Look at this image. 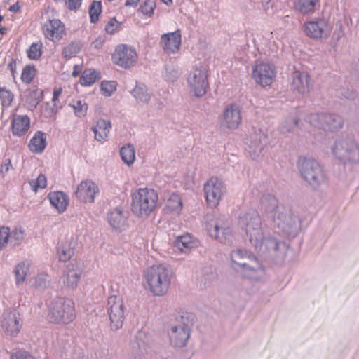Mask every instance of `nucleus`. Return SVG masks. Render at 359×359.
Returning <instances> with one entry per match:
<instances>
[{
    "mask_svg": "<svg viewBox=\"0 0 359 359\" xmlns=\"http://www.w3.org/2000/svg\"><path fill=\"white\" fill-rule=\"evenodd\" d=\"M174 246L182 253H187L194 247V237L190 233H184L176 237Z\"/></svg>",
    "mask_w": 359,
    "mask_h": 359,
    "instance_id": "nucleus-31",
    "label": "nucleus"
},
{
    "mask_svg": "<svg viewBox=\"0 0 359 359\" xmlns=\"http://www.w3.org/2000/svg\"><path fill=\"white\" fill-rule=\"evenodd\" d=\"M20 314L15 311H12L4 314L1 323V327L4 332L10 336H16L21 328Z\"/></svg>",
    "mask_w": 359,
    "mask_h": 359,
    "instance_id": "nucleus-24",
    "label": "nucleus"
},
{
    "mask_svg": "<svg viewBox=\"0 0 359 359\" xmlns=\"http://www.w3.org/2000/svg\"><path fill=\"white\" fill-rule=\"evenodd\" d=\"M241 109L237 104L227 105L221 117V126L224 128L235 130L241 123Z\"/></svg>",
    "mask_w": 359,
    "mask_h": 359,
    "instance_id": "nucleus-19",
    "label": "nucleus"
},
{
    "mask_svg": "<svg viewBox=\"0 0 359 359\" xmlns=\"http://www.w3.org/2000/svg\"><path fill=\"white\" fill-rule=\"evenodd\" d=\"M66 4L69 10H76L81 5V0H66Z\"/></svg>",
    "mask_w": 359,
    "mask_h": 359,
    "instance_id": "nucleus-57",
    "label": "nucleus"
},
{
    "mask_svg": "<svg viewBox=\"0 0 359 359\" xmlns=\"http://www.w3.org/2000/svg\"><path fill=\"white\" fill-rule=\"evenodd\" d=\"M130 93L139 104H148L151 100V93L148 92L147 86L143 83L136 81L135 86Z\"/></svg>",
    "mask_w": 359,
    "mask_h": 359,
    "instance_id": "nucleus-30",
    "label": "nucleus"
},
{
    "mask_svg": "<svg viewBox=\"0 0 359 359\" xmlns=\"http://www.w3.org/2000/svg\"><path fill=\"white\" fill-rule=\"evenodd\" d=\"M261 209L273 222L278 233L295 237L301 230L300 219L290 210L280 206L277 198L271 194L265 193L261 198Z\"/></svg>",
    "mask_w": 359,
    "mask_h": 359,
    "instance_id": "nucleus-2",
    "label": "nucleus"
},
{
    "mask_svg": "<svg viewBox=\"0 0 359 359\" xmlns=\"http://www.w3.org/2000/svg\"><path fill=\"white\" fill-rule=\"evenodd\" d=\"M100 90L103 95L109 97L116 90V83L113 81H102L100 84Z\"/></svg>",
    "mask_w": 359,
    "mask_h": 359,
    "instance_id": "nucleus-44",
    "label": "nucleus"
},
{
    "mask_svg": "<svg viewBox=\"0 0 359 359\" xmlns=\"http://www.w3.org/2000/svg\"><path fill=\"white\" fill-rule=\"evenodd\" d=\"M102 12V4L100 1H93L90 6L89 15L91 23H95L98 20L99 15Z\"/></svg>",
    "mask_w": 359,
    "mask_h": 359,
    "instance_id": "nucleus-41",
    "label": "nucleus"
},
{
    "mask_svg": "<svg viewBox=\"0 0 359 359\" xmlns=\"http://www.w3.org/2000/svg\"><path fill=\"white\" fill-rule=\"evenodd\" d=\"M299 120L295 116H288L280 123L279 129L282 133L291 132L298 125Z\"/></svg>",
    "mask_w": 359,
    "mask_h": 359,
    "instance_id": "nucleus-40",
    "label": "nucleus"
},
{
    "mask_svg": "<svg viewBox=\"0 0 359 359\" xmlns=\"http://www.w3.org/2000/svg\"><path fill=\"white\" fill-rule=\"evenodd\" d=\"M27 101L30 105V107L35 109L40 102L41 100L27 97Z\"/></svg>",
    "mask_w": 359,
    "mask_h": 359,
    "instance_id": "nucleus-61",
    "label": "nucleus"
},
{
    "mask_svg": "<svg viewBox=\"0 0 359 359\" xmlns=\"http://www.w3.org/2000/svg\"><path fill=\"white\" fill-rule=\"evenodd\" d=\"M62 93V89L61 88H55L53 93L52 101L57 100L59 97L61 95Z\"/></svg>",
    "mask_w": 359,
    "mask_h": 359,
    "instance_id": "nucleus-60",
    "label": "nucleus"
},
{
    "mask_svg": "<svg viewBox=\"0 0 359 359\" xmlns=\"http://www.w3.org/2000/svg\"><path fill=\"white\" fill-rule=\"evenodd\" d=\"M48 198L51 205L57 209L59 213L65 211L69 203V197L65 192L61 191L50 192Z\"/></svg>",
    "mask_w": 359,
    "mask_h": 359,
    "instance_id": "nucleus-29",
    "label": "nucleus"
},
{
    "mask_svg": "<svg viewBox=\"0 0 359 359\" xmlns=\"http://www.w3.org/2000/svg\"><path fill=\"white\" fill-rule=\"evenodd\" d=\"M30 127V118L27 115L15 114L12 118L11 128L14 136L22 137Z\"/></svg>",
    "mask_w": 359,
    "mask_h": 359,
    "instance_id": "nucleus-27",
    "label": "nucleus"
},
{
    "mask_svg": "<svg viewBox=\"0 0 359 359\" xmlns=\"http://www.w3.org/2000/svg\"><path fill=\"white\" fill-rule=\"evenodd\" d=\"M205 228L210 236L219 243L227 245L233 243L234 236L225 215H207Z\"/></svg>",
    "mask_w": 359,
    "mask_h": 359,
    "instance_id": "nucleus-8",
    "label": "nucleus"
},
{
    "mask_svg": "<svg viewBox=\"0 0 359 359\" xmlns=\"http://www.w3.org/2000/svg\"><path fill=\"white\" fill-rule=\"evenodd\" d=\"M0 99L3 107H9L13 99V93L4 88H0Z\"/></svg>",
    "mask_w": 359,
    "mask_h": 359,
    "instance_id": "nucleus-47",
    "label": "nucleus"
},
{
    "mask_svg": "<svg viewBox=\"0 0 359 359\" xmlns=\"http://www.w3.org/2000/svg\"><path fill=\"white\" fill-rule=\"evenodd\" d=\"M231 257L233 268L240 271L248 279L263 280L266 276L265 269L258 259L251 252L242 249L233 250Z\"/></svg>",
    "mask_w": 359,
    "mask_h": 359,
    "instance_id": "nucleus-3",
    "label": "nucleus"
},
{
    "mask_svg": "<svg viewBox=\"0 0 359 359\" xmlns=\"http://www.w3.org/2000/svg\"><path fill=\"white\" fill-rule=\"evenodd\" d=\"M11 238H15L18 242L23 239V232L22 231H15L11 234Z\"/></svg>",
    "mask_w": 359,
    "mask_h": 359,
    "instance_id": "nucleus-59",
    "label": "nucleus"
},
{
    "mask_svg": "<svg viewBox=\"0 0 359 359\" xmlns=\"http://www.w3.org/2000/svg\"><path fill=\"white\" fill-rule=\"evenodd\" d=\"M165 208L170 212L179 213L182 208V201L180 195L172 194L166 201Z\"/></svg>",
    "mask_w": 359,
    "mask_h": 359,
    "instance_id": "nucleus-37",
    "label": "nucleus"
},
{
    "mask_svg": "<svg viewBox=\"0 0 359 359\" xmlns=\"http://www.w3.org/2000/svg\"><path fill=\"white\" fill-rule=\"evenodd\" d=\"M52 102L53 106L50 109H45V112L46 113L47 116H52L53 115L55 114L57 111L62 107L59 100V98L55 101H52Z\"/></svg>",
    "mask_w": 359,
    "mask_h": 359,
    "instance_id": "nucleus-50",
    "label": "nucleus"
},
{
    "mask_svg": "<svg viewBox=\"0 0 359 359\" xmlns=\"http://www.w3.org/2000/svg\"><path fill=\"white\" fill-rule=\"evenodd\" d=\"M45 36L50 41L60 40L65 31L64 24L59 19H51L47 21L43 27Z\"/></svg>",
    "mask_w": 359,
    "mask_h": 359,
    "instance_id": "nucleus-22",
    "label": "nucleus"
},
{
    "mask_svg": "<svg viewBox=\"0 0 359 359\" xmlns=\"http://www.w3.org/2000/svg\"><path fill=\"white\" fill-rule=\"evenodd\" d=\"M140 0H126L125 2V6L127 7H135L137 6Z\"/></svg>",
    "mask_w": 359,
    "mask_h": 359,
    "instance_id": "nucleus-62",
    "label": "nucleus"
},
{
    "mask_svg": "<svg viewBox=\"0 0 359 359\" xmlns=\"http://www.w3.org/2000/svg\"><path fill=\"white\" fill-rule=\"evenodd\" d=\"M276 76L274 67L269 63L261 62L253 67L252 77L263 87L270 86Z\"/></svg>",
    "mask_w": 359,
    "mask_h": 359,
    "instance_id": "nucleus-18",
    "label": "nucleus"
},
{
    "mask_svg": "<svg viewBox=\"0 0 359 359\" xmlns=\"http://www.w3.org/2000/svg\"><path fill=\"white\" fill-rule=\"evenodd\" d=\"M182 42L180 30L163 34L161 36V43L163 49L167 53H175L180 49Z\"/></svg>",
    "mask_w": 359,
    "mask_h": 359,
    "instance_id": "nucleus-23",
    "label": "nucleus"
},
{
    "mask_svg": "<svg viewBox=\"0 0 359 359\" xmlns=\"http://www.w3.org/2000/svg\"><path fill=\"white\" fill-rule=\"evenodd\" d=\"M47 274L41 273L35 278V287L39 290H44L49 284V281L47 278Z\"/></svg>",
    "mask_w": 359,
    "mask_h": 359,
    "instance_id": "nucleus-48",
    "label": "nucleus"
},
{
    "mask_svg": "<svg viewBox=\"0 0 359 359\" xmlns=\"http://www.w3.org/2000/svg\"><path fill=\"white\" fill-rule=\"evenodd\" d=\"M331 30L328 20L324 18L307 21L304 25V33L311 39H325L329 36Z\"/></svg>",
    "mask_w": 359,
    "mask_h": 359,
    "instance_id": "nucleus-17",
    "label": "nucleus"
},
{
    "mask_svg": "<svg viewBox=\"0 0 359 359\" xmlns=\"http://www.w3.org/2000/svg\"><path fill=\"white\" fill-rule=\"evenodd\" d=\"M155 8V0H144V2L140 5L138 11L143 15L151 17L154 14Z\"/></svg>",
    "mask_w": 359,
    "mask_h": 359,
    "instance_id": "nucleus-42",
    "label": "nucleus"
},
{
    "mask_svg": "<svg viewBox=\"0 0 359 359\" xmlns=\"http://www.w3.org/2000/svg\"><path fill=\"white\" fill-rule=\"evenodd\" d=\"M311 78L307 72L294 71L292 74L291 89L298 94H305L309 91Z\"/></svg>",
    "mask_w": 359,
    "mask_h": 359,
    "instance_id": "nucleus-21",
    "label": "nucleus"
},
{
    "mask_svg": "<svg viewBox=\"0 0 359 359\" xmlns=\"http://www.w3.org/2000/svg\"><path fill=\"white\" fill-rule=\"evenodd\" d=\"M47 185L46 177L44 175H39L33 185L34 189L37 190L38 188L43 189Z\"/></svg>",
    "mask_w": 359,
    "mask_h": 359,
    "instance_id": "nucleus-53",
    "label": "nucleus"
},
{
    "mask_svg": "<svg viewBox=\"0 0 359 359\" xmlns=\"http://www.w3.org/2000/svg\"><path fill=\"white\" fill-rule=\"evenodd\" d=\"M47 145L46 134L42 131H37L31 139L29 147L34 153H41Z\"/></svg>",
    "mask_w": 359,
    "mask_h": 359,
    "instance_id": "nucleus-32",
    "label": "nucleus"
},
{
    "mask_svg": "<svg viewBox=\"0 0 359 359\" xmlns=\"http://www.w3.org/2000/svg\"><path fill=\"white\" fill-rule=\"evenodd\" d=\"M11 236L10 229L6 226H0V250H2L8 241Z\"/></svg>",
    "mask_w": 359,
    "mask_h": 359,
    "instance_id": "nucleus-49",
    "label": "nucleus"
},
{
    "mask_svg": "<svg viewBox=\"0 0 359 359\" xmlns=\"http://www.w3.org/2000/svg\"><path fill=\"white\" fill-rule=\"evenodd\" d=\"M191 313H178L175 316L174 322L170 324L168 332L170 343L176 347L186 345L190 336V325L194 320Z\"/></svg>",
    "mask_w": 359,
    "mask_h": 359,
    "instance_id": "nucleus-7",
    "label": "nucleus"
},
{
    "mask_svg": "<svg viewBox=\"0 0 359 359\" xmlns=\"http://www.w3.org/2000/svg\"><path fill=\"white\" fill-rule=\"evenodd\" d=\"M10 359H35L29 353L25 351H18L11 355Z\"/></svg>",
    "mask_w": 359,
    "mask_h": 359,
    "instance_id": "nucleus-52",
    "label": "nucleus"
},
{
    "mask_svg": "<svg viewBox=\"0 0 359 359\" xmlns=\"http://www.w3.org/2000/svg\"><path fill=\"white\" fill-rule=\"evenodd\" d=\"M297 167L301 177L313 190H318L327 184V175L316 160L311 158H300Z\"/></svg>",
    "mask_w": 359,
    "mask_h": 359,
    "instance_id": "nucleus-4",
    "label": "nucleus"
},
{
    "mask_svg": "<svg viewBox=\"0 0 359 359\" xmlns=\"http://www.w3.org/2000/svg\"><path fill=\"white\" fill-rule=\"evenodd\" d=\"M74 254L73 250L68 245H62L58 247L57 255L60 262H65L69 260Z\"/></svg>",
    "mask_w": 359,
    "mask_h": 359,
    "instance_id": "nucleus-45",
    "label": "nucleus"
},
{
    "mask_svg": "<svg viewBox=\"0 0 359 359\" xmlns=\"http://www.w3.org/2000/svg\"><path fill=\"white\" fill-rule=\"evenodd\" d=\"M27 57L31 60H38L41 55V44L37 43H33L27 51Z\"/></svg>",
    "mask_w": 359,
    "mask_h": 359,
    "instance_id": "nucleus-46",
    "label": "nucleus"
},
{
    "mask_svg": "<svg viewBox=\"0 0 359 359\" xmlns=\"http://www.w3.org/2000/svg\"><path fill=\"white\" fill-rule=\"evenodd\" d=\"M35 72L36 69L34 65H26L22 69L21 80L25 83H30L34 78Z\"/></svg>",
    "mask_w": 359,
    "mask_h": 359,
    "instance_id": "nucleus-43",
    "label": "nucleus"
},
{
    "mask_svg": "<svg viewBox=\"0 0 359 359\" xmlns=\"http://www.w3.org/2000/svg\"><path fill=\"white\" fill-rule=\"evenodd\" d=\"M158 200L153 189L140 188L132 195V211L137 215L148 216L156 207Z\"/></svg>",
    "mask_w": 359,
    "mask_h": 359,
    "instance_id": "nucleus-9",
    "label": "nucleus"
},
{
    "mask_svg": "<svg viewBox=\"0 0 359 359\" xmlns=\"http://www.w3.org/2000/svg\"><path fill=\"white\" fill-rule=\"evenodd\" d=\"M238 226L259 253L277 257H283L285 255L288 245L265 233L261 217L255 210L250 209L241 213Z\"/></svg>",
    "mask_w": 359,
    "mask_h": 359,
    "instance_id": "nucleus-1",
    "label": "nucleus"
},
{
    "mask_svg": "<svg viewBox=\"0 0 359 359\" xmlns=\"http://www.w3.org/2000/svg\"><path fill=\"white\" fill-rule=\"evenodd\" d=\"M76 317L74 303L69 298L57 297L48 306L47 320L50 323L67 325Z\"/></svg>",
    "mask_w": 359,
    "mask_h": 359,
    "instance_id": "nucleus-5",
    "label": "nucleus"
},
{
    "mask_svg": "<svg viewBox=\"0 0 359 359\" xmlns=\"http://www.w3.org/2000/svg\"><path fill=\"white\" fill-rule=\"evenodd\" d=\"M69 106L74 109L76 117L82 118L86 116L88 106L84 100H73L69 104Z\"/></svg>",
    "mask_w": 359,
    "mask_h": 359,
    "instance_id": "nucleus-39",
    "label": "nucleus"
},
{
    "mask_svg": "<svg viewBox=\"0 0 359 359\" xmlns=\"http://www.w3.org/2000/svg\"><path fill=\"white\" fill-rule=\"evenodd\" d=\"M171 278V271L161 264L149 268L145 273L149 290L155 296H163L167 293Z\"/></svg>",
    "mask_w": 359,
    "mask_h": 359,
    "instance_id": "nucleus-6",
    "label": "nucleus"
},
{
    "mask_svg": "<svg viewBox=\"0 0 359 359\" xmlns=\"http://www.w3.org/2000/svg\"><path fill=\"white\" fill-rule=\"evenodd\" d=\"M267 142V135L262 129L255 130L247 138L245 150L251 158L258 160Z\"/></svg>",
    "mask_w": 359,
    "mask_h": 359,
    "instance_id": "nucleus-15",
    "label": "nucleus"
},
{
    "mask_svg": "<svg viewBox=\"0 0 359 359\" xmlns=\"http://www.w3.org/2000/svg\"><path fill=\"white\" fill-rule=\"evenodd\" d=\"M111 57L115 65L124 69H129L135 64L137 54L131 46L121 44L116 46Z\"/></svg>",
    "mask_w": 359,
    "mask_h": 359,
    "instance_id": "nucleus-16",
    "label": "nucleus"
},
{
    "mask_svg": "<svg viewBox=\"0 0 359 359\" xmlns=\"http://www.w3.org/2000/svg\"><path fill=\"white\" fill-rule=\"evenodd\" d=\"M187 82L191 93L198 97L203 96L209 86L206 69L203 66L195 68L190 73Z\"/></svg>",
    "mask_w": 359,
    "mask_h": 359,
    "instance_id": "nucleus-13",
    "label": "nucleus"
},
{
    "mask_svg": "<svg viewBox=\"0 0 359 359\" xmlns=\"http://www.w3.org/2000/svg\"><path fill=\"white\" fill-rule=\"evenodd\" d=\"M305 121L315 128L331 132L340 130L344 125L342 117L332 113H312L305 118Z\"/></svg>",
    "mask_w": 359,
    "mask_h": 359,
    "instance_id": "nucleus-11",
    "label": "nucleus"
},
{
    "mask_svg": "<svg viewBox=\"0 0 359 359\" xmlns=\"http://www.w3.org/2000/svg\"><path fill=\"white\" fill-rule=\"evenodd\" d=\"M332 153L336 158L344 163L359 162V144L351 137L336 140Z\"/></svg>",
    "mask_w": 359,
    "mask_h": 359,
    "instance_id": "nucleus-10",
    "label": "nucleus"
},
{
    "mask_svg": "<svg viewBox=\"0 0 359 359\" xmlns=\"http://www.w3.org/2000/svg\"><path fill=\"white\" fill-rule=\"evenodd\" d=\"M107 309L111 330L121 329L125 320V307L122 299L115 294L111 295L108 299Z\"/></svg>",
    "mask_w": 359,
    "mask_h": 359,
    "instance_id": "nucleus-12",
    "label": "nucleus"
},
{
    "mask_svg": "<svg viewBox=\"0 0 359 359\" xmlns=\"http://www.w3.org/2000/svg\"><path fill=\"white\" fill-rule=\"evenodd\" d=\"M128 218V212L119 208H114L107 213V221L109 225L116 230L125 229Z\"/></svg>",
    "mask_w": 359,
    "mask_h": 359,
    "instance_id": "nucleus-25",
    "label": "nucleus"
},
{
    "mask_svg": "<svg viewBox=\"0 0 359 359\" xmlns=\"http://www.w3.org/2000/svg\"><path fill=\"white\" fill-rule=\"evenodd\" d=\"M8 69L11 71L13 78L15 79L17 74L16 60L13 58L11 60L8 65Z\"/></svg>",
    "mask_w": 359,
    "mask_h": 359,
    "instance_id": "nucleus-58",
    "label": "nucleus"
},
{
    "mask_svg": "<svg viewBox=\"0 0 359 359\" xmlns=\"http://www.w3.org/2000/svg\"><path fill=\"white\" fill-rule=\"evenodd\" d=\"M356 95V93L352 90H350L349 88L345 89H341L339 91H337V96L339 97H344L347 100H353L355 98Z\"/></svg>",
    "mask_w": 359,
    "mask_h": 359,
    "instance_id": "nucleus-51",
    "label": "nucleus"
},
{
    "mask_svg": "<svg viewBox=\"0 0 359 359\" xmlns=\"http://www.w3.org/2000/svg\"><path fill=\"white\" fill-rule=\"evenodd\" d=\"M165 5L170 6L172 4V0H161Z\"/></svg>",
    "mask_w": 359,
    "mask_h": 359,
    "instance_id": "nucleus-64",
    "label": "nucleus"
},
{
    "mask_svg": "<svg viewBox=\"0 0 359 359\" xmlns=\"http://www.w3.org/2000/svg\"><path fill=\"white\" fill-rule=\"evenodd\" d=\"M111 128V122L108 120L100 118L92 128L95 139L99 142H104L108 138V134Z\"/></svg>",
    "mask_w": 359,
    "mask_h": 359,
    "instance_id": "nucleus-28",
    "label": "nucleus"
},
{
    "mask_svg": "<svg viewBox=\"0 0 359 359\" xmlns=\"http://www.w3.org/2000/svg\"><path fill=\"white\" fill-rule=\"evenodd\" d=\"M98 73L94 69L85 70L79 79L81 85L84 86H90L93 85L98 79Z\"/></svg>",
    "mask_w": 359,
    "mask_h": 359,
    "instance_id": "nucleus-38",
    "label": "nucleus"
},
{
    "mask_svg": "<svg viewBox=\"0 0 359 359\" xmlns=\"http://www.w3.org/2000/svg\"><path fill=\"white\" fill-rule=\"evenodd\" d=\"M118 27L117 20L115 18H111L105 26V31L108 34H114Z\"/></svg>",
    "mask_w": 359,
    "mask_h": 359,
    "instance_id": "nucleus-54",
    "label": "nucleus"
},
{
    "mask_svg": "<svg viewBox=\"0 0 359 359\" xmlns=\"http://www.w3.org/2000/svg\"><path fill=\"white\" fill-rule=\"evenodd\" d=\"M82 45L79 41H71L65 46L62 51V55L66 60L75 57L81 50Z\"/></svg>",
    "mask_w": 359,
    "mask_h": 359,
    "instance_id": "nucleus-36",
    "label": "nucleus"
},
{
    "mask_svg": "<svg viewBox=\"0 0 359 359\" xmlns=\"http://www.w3.org/2000/svg\"><path fill=\"white\" fill-rule=\"evenodd\" d=\"M121 160L128 165H132L135 159V151L133 144L128 143L120 149Z\"/></svg>",
    "mask_w": 359,
    "mask_h": 359,
    "instance_id": "nucleus-35",
    "label": "nucleus"
},
{
    "mask_svg": "<svg viewBox=\"0 0 359 359\" xmlns=\"http://www.w3.org/2000/svg\"><path fill=\"white\" fill-rule=\"evenodd\" d=\"M11 166V161L10 159H5L2 161L0 166V172L3 177L9 171Z\"/></svg>",
    "mask_w": 359,
    "mask_h": 359,
    "instance_id": "nucleus-55",
    "label": "nucleus"
},
{
    "mask_svg": "<svg viewBox=\"0 0 359 359\" xmlns=\"http://www.w3.org/2000/svg\"><path fill=\"white\" fill-rule=\"evenodd\" d=\"M9 11L11 12H18L20 10V6L18 2L15 3L9 7Z\"/></svg>",
    "mask_w": 359,
    "mask_h": 359,
    "instance_id": "nucleus-63",
    "label": "nucleus"
},
{
    "mask_svg": "<svg viewBox=\"0 0 359 359\" xmlns=\"http://www.w3.org/2000/svg\"><path fill=\"white\" fill-rule=\"evenodd\" d=\"M29 266L30 263L28 261H22L15 266L13 273L17 285L22 284L25 280Z\"/></svg>",
    "mask_w": 359,
    "mask_h": 359,
    "instance_id": "nucleus-34",
    "label": "nucleus"
},
{
    "mask_svg": "<svg viewBox=\"0 0 359 359\" xmlns=\"http://www.w3.org/2000/svg\"><path fill=\"white\" fill-rule=\"evenodd\" d=\"M203 190L208 205L216 208L226 191L224 182L217 177H212L204 184Z\"/></svg>",
    "mask_w": 359,
    "mask_h": 359,
    "instance_id": "nucleus-14",
    "label": "nucleus"
},
{
    "mask_svg": "<svg viewBox=\"0 0 359 359\" xmlns=\"http://www.w3.org/2000/svg\"><path fill=\"white\" fill-rule=\"evenodd\" d=\"M100 191L98 186L91 180L82 181L75 192L76 198L83 203H93Z\"/></svg>",
    "mask_w": 359,
    "mask_h": 359,
    "instance_id": "nucleus-20",
    "label": "nucleus"
},
{
    "mask_svg": "<svg viewBox=\"0 0 359 359\" xmlns=\"http://www.w3.org/2000/svg\"><path fill=\"white\" fill-rule=\"evenodd\" d=\"M318 1V0H295L294 8L304 15L313 14Z\"/></svg>",
    "mask_w": 359,
    "mask_h": 359,
    "instance_id": "nucleus-33",
    "label": "nucleus"
},
{
    "mask_svg": "<svg viewBox=\"0 0 359 359\" xmlns=\"http://www.w3.org/2000/svg\"><path fill=\"white\" fill-rule=\"evenodd\" d=\"M42 97L43 90L38 88H34L29 92V94L27 97L41 100Z\"/></svg>",
    "mask_w": 359,
    "mask_h": 359,
    "instance_id": "nucleus-56",
    "label": "nucleus"
},
{
    "mask_svg": "<svg viewBox=\"0 0 359 359\" xmlns=\"http://www.w3.org/2000/svg\"><path fill=\"white\" fill-rule=\"evenodd\" d=\"M82 270L77 264H69L63 273L64 285L72 290L76 288Z\"/></svg>",
    "mask_w": 359,
    "mask_h": 359,
    "instance_id": "nucleus-26",
    "label": "nucleus"
}]
</instances>
